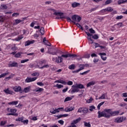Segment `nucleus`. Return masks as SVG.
I'll use <instances>...</instances> for the list:
<instances>
[{"label":"nucleus","instance_id":"c85d7f7f","mask_svg":"<svg viewBox=\"0 0 127 127\" xmlns=\"http://www.w3.org/2000/svg\"><path fill=\"white\" fill-rule=\"evenodd\" d=\"M106 96H107V94H103L100 97H99L98 99L99 100H104L106 99Z\"/></svg>","mask_w":127,"mask_h":127},{"label":"nucleus","instance_id":"ddd939ff","mask_svg":"<svg viewBox=\"0 0 127 127\" xmlns=\"http://www.w3.org/2000/svg\"><path fill=\"white\" fill-rule=\"evenodd\" d=\"M74 110H75V107H70V108H65L64 111V112H72V111H74Z\"/></svg>","mask_w":127,"mask_h":127},{"label":"nucleus","instance_id":"a19ab883","mask_svg":"<svg viewBox=\"0 0 127 127\" xmlns=\"http://www.w3.org/2000/svg\"><path fill=\"white\" fill-rule=\"evenodd\" d=\"M76 25V26H77V27H79V28H80V29H81V30H83V27H82V26H81V25H80V24L77 23L75 24H74Z\"/></svg>","mask_w":127,"mask_h":127},{"label":"nucleus","instance_id":"bb28decb","mask_svg":"<svg viewBox=\"0 0 127 127\" xmlns=\"http://www.w3.org/2000/svg\"><path fill=\"white\" fill-rule=\"evenodd\" d=\"M88 112H89V109H88V108L83 107L82 113L83 114H87V113H88Z\"/></svg>","mask_w":127,"mask_h":127},{"label":"nucleus","instance_id":"a211bd4d","mask_svg":"<svg viewBox=\"0 0 127 127\" xmlns=\"http://www.w3.org/2000/svg\"><path fill=\"white\" fill-rule=\"evenodd\" d=\"M80 5H81V4L76 2H73L71 4V6L73 8L77 7V6H79Z\"/></svg>","mask_w":127,"mask_h":127},{"label":"nucleus","instance_id":"4c0bfd02","mask_svg":"<svg viewBox=\"0 0 127 127\" xmlns=\"http://www.w3.org/2000/svg\"><path fill=\"white\" fill-rule=\"evenodd\" d=\"M71 100H72V97H67L66 98H65V99H64V102H68L69 101H71Z\"/></svg>","mask_w":127,"mask_h":127},{"label":"nucleus","instance_id":"3c124183","mask_svg":"<svg viewBox=\"0 0 127 127\" xmlns=\"http://www.w3.org/2000/svg\"><path fill=\"white\" fill-rule=\"evenodd\" d=\"M66 84L68 86H72V85H73V81H68L67 82H66Z\"/></svg>","mask_w":127,"mask_h":127},{"label":"nucleus","instance_id":"680f3d73","mask_svg":"<svg viewBox=\"0 0 127 127\" xmlns=\"http://www.w3.org/2000/svg\"><path fill=\"white\" fill-rule=\"evenodd\" d=\"M123 17H124V16L123 15L118 16L116 17V19H117V20L122 19V18H123Z\"/></svg>","mask_w":127,"mask_h":127},{"label":"nucleus","instance_id":"f03ea898","mask_svg":"<svg viewBox=\"0 0 127 127\" xmlns=\"http://www.w3.org/2000/svg\"><path fill=\"white\" fill-rule=\"evenodd\" d=\"M105 113H106L107 115H109L110 118H111V116L113 115H116L117 114H120V112L119 111H112V109H104Z\"/></svg>","mask_w":127,"mask_h":127},{"label":"nucleus","instance_id":"6e6552de","mask_svg":"<svg viewBox=\"0 0 127 127\" xmlns=\"http://www.w3.org/2000/svg\"><path fill=\"white\" fill-rule=\"evenodd\" d=\"M54 111H50V113H51V114H53V115L56 114V113H60L59 110H64V107H61V108H59L58 109L55 108L54 109V108H53Z\"/></svg>","mask_w":127,"mask_h":127},{"label":"nucleus","instance_id":"338daca9","mask_svg":"<svg viewBox=\"0 0 127 127\" xmlns=\"http://www.w3.org/2000/svg\"><path fill=\"white\" fill-rule=\"evenodd\" d=\"M37 84L39 86H44V83L42 82H37Z\"/></svg>","mask_w":127,"mask_h":127},{"label":"nucleus","instance_id":"72a5a7b5","mask_svg":"<svg viewBox=\"0 0 127 127\" xmlns=\"http://www.w3.org/2000/svg\"><path fill=\"white\" fill-rule=\"evenodd\" d=\"M21 54H22V53H17V54H16L15 55V57H16V58H19V57H20Z\"/></svg>","mask_w":127,"mask_h":127},{"label":"nucleus","instance_id":"412c9836","mask_svg":"<svg viewBox=\"0 0 127 127\" xmlns=\"http://www.w3.org/2000/svg\"><path fill=\"white\" fill-rule=\"evenodd\" d=\"M76 87L79 89H85V86L82 84H76Z\"/></svg>","mask_w":127,"mask_h":127},{"label":"nucleus","instance_id":"2f4dec72","mask_svg":"<svg viewBox=\"0 0 127 127\" xmlns=\"http://www.w3.org/2000/svg\"><path fill=\"white\" fill-rule=\"evenodd\" d=\"M9 74V72L2 73L1 75H0V78H3V77H5V76H6V75H8Z\"/></svg>","mask_w":127,"mask_h":127},{"label":"nucleus","instance_id":"e2e57ef3","mask_svg":"<svg viewBox=\"0 0 127 127\" xmlns=\"http://www.w3.org/2000/svg\"><path fill=\"white\" fill-rule=\"evenodd\" d=\"M59 124H60V125H64V121L63 120H61L58 121Z\"/></svg>","mask_w":127,"mask_h":127},{"label":"nucleus","instance_id":"0eeeda50","mask_svg":"<svg viewBox=\"0 0 127 127\" xmlns=\"http://www.w3.org/2000/svg\"><path fill=\"white\" fill-rule=\"evenodd\" d=\"M36 79H37V77H33V78L27 77L25 79V83H30V82H33V81H35V80H36Z\"/></svg>","mask_w":127,"mask_h":127},{"label":"nucleus","instance_id":"6ab92c4d","mask_svg":"<svg viewBox=\"0 0 127 127\" xmlns=\"http://www.w3.org/2000/svg\"><path fill=\"white\" fill-rule=\"evenodd\" d=\"M4 92L5 94H8V95H12V94H13V91L8 90V88L5 89Z\"/></svg>","mask_w":127,"mask_h":127},{"label":"nucleus","instance_id":"39448f33","mask_svg":"<svg viewBox=\"0 0 127 127\" xmlns=\"http://www.w3.org/2000/svg\"><path fill=\"white\" fill-rule=\"evenodd\" d=\"M72 90L71 91V93L73 94V93H78V92H80V89L78 88L77 86L75 85H73L71 86Z\"/></svg>","mask_w":127,"mask_h":127},{"label":"nucleus","instance_id":"0e129e2a","mask_svg":"<svg viewBox=\"0 0 127 127\" xmlns=\"http://www.w3.org/2000/svg\"><path fill=\"white\" fill-rule=\"evenodd\" d=\"M45 63H46V60H43L39 62L40 64H45Z\"/></svg>","mask_w":127,"mask_h":127},{"label":"nucleus","instance_id":"20e7f679","mask_svg":"<svg viewBox=\"0 0 127 127\" xmlns=\"http://www.w3.org/2000/svg\"><path fill=\"white\" fill-rule=\"evenodd\" d=\"M126 120L127 118L126 117H118L115 119V123H117V124L123 123L124 121H126Z\"/></svg>","mask_w":127,"mask_h":127},{"label":"nucleus","instance_id":"9b49d317","mask_svg":"<svg viewBox=\"0 0 127 127\" xmlns=\"http://www.w3.org/2000/svg\"><path fill=\"white\" fill-rule=\"evenodd\" d=\"M43 43H44L45 45H47V46H51V44L48 40H46V37L44 38L43 39Z\"/></svg>","mask_w":127,"mask_h":127},{"label":"nucleus","instance_id":"58836bf2","mask_svg":"<svg viewBox=\"0 0 127 127\" xmlns=\"http://www.w3.org/2000/svg\"><path fill=\"white\" fill-rule=\"evenodd\" d=\"M92 101H94V99H93V98L92 97H90L89 98V99L87 100L86 101V102L88 103V104H90V103H92Z\"/></svg>","mask_w":127,"mask_h":127},{"label":"nucleus","instance_id":"ea45409f","mask_svg":"<svg viewBox=\"0 0 127 127\" xmlns=\"http://www.w3.org/2000/svg\"><path fill=\"white\" fill-rule=\"evenodd\" d=\"M103 104H105V102H103L99 103L98 104V105L97 106V109H98V110H100L101 106H103Z\"/></svg>","mask_w":127,"mask_h":127},{"label":"nucleus","instance_id":"7ed1b4c3","mask_svg":"<svg viewBox=\"0 0 127 127\" xmlns=\"http://www.w3.org/2000/svg\"><path fill=\"white\" fill-rule=\"evenodd\" d=\"M71 19L72 21H77V22H80L81 20H82V18L78 15H73L71 16Z\"/></svg>","mask_w":127,"mask_h":127},{"label":"nucleus","instance_id":"49530a36","mask_svg":"<svg viewBox=\"0 0 127 127\" xmlns=\"http://www.w3.org/2000/svg\"><path fill=\"white\" fill-rule=\"evenodd\" d=\"M87 39L88 40H90V41H91V44H93V43H94V40L92 39V36H90V37L88 36Z\"/></svg>","mask_w":127,"mask_h":127},{"label":"nucleus","instance_id":"9d476101","mask_svg":"<svg viewBox=\"0 0 127 127\" xmlns=\"http://www.w3.org/2000/svg\"><path fill=\"white\" fill-rule=\"evenodd\" d=\"M56 63H62L63 62V58L59 56L56 58Z\"/></svg>","mask_w":127,"mask_h":127},{"label":"nucleus","instance_id":"473e14b6","mask_svg":"<svg viewBox=\"0 0 127 127\" xmlns=\"http://www.w3.org/2000/svg\"><path fill=\"white\" fill-rule=\"evenodd\" d=\"M7 8V6L6 5L2 4L0 6L1 9H6Z\"/></svg>","mask_w":127,"mask_h":127},{"label":"nucleus","instance_id":"bf43d9fd","mask_svg":"<svg viewBox=\"0 0 127 127\" xmlns=\"http://www.w3.org/2000/svg\"><path fill=\"white\" fill-rule=\"evenodd\" d=\"M15 21L16 22V24H18V23H20L22 21H21V20L16 19L15 20Z\"/></svg>","mask_w":127,"mask_h":127},{"label":"nucleus","instance_id":"79ce46f5","mask_svg":"<svg viewBox=\"0 0 127 127\" xmlns=\"http://www.w3.org/2000/svg\"><path fill=\"white\" fill-rule=\"evenodd\" d=\"M44 89L43 88H39L38 89H35L34 91H35V92H42V91H44Z\"/></svg>","mask_w":127,"mask_h":127},{"label":"nucleus","instance_id":"f257e3e1","mask_svg":"<svg viewBox=\"0 0 127 127\" xmlns=\"http://www.w3.org/2000/svg\"><path fill=\"white\" fill-rule=\"evenodd\" d=\"M98 119H100V118H102L104 117V118H106L107 119H109L110 115L109 114H107V113L105 112V111L101 112L98 111Z\"/></svg>","mask_w":127,"mask_h":127},{"label":"nucleus","instance_id":"1a4fd4ad","mask_svg":"<svg viewBox=\"0 0 127 127\" xmlns=\"http://www.w3.org/2000/svg\"><path fill=\"white\" fill-rule=\"evenodd\" d=\"M60 18L61 19H63V18H65V19H67V21H68V22H73L74 24H76V22L72 21V20L71 19V18L69 17L64 16L63 17H60Z\"/></svg>","mask_w":127,"mask_h":127},{"label":"nucleus","instance_id":"8fccbe9b","mask_svg":"<svg viewBox=\"0 0 127 127\" xmlns=\"http://www.w3.org/2000/svg\"><path fill=\"white\" fill-rule=\"evenodd\" d=\"M0 22H3L4 21V17L0 15Z\"/></svg>","mask_w":127,"mask_h":127},{"label":"nucleus","instance_id":"b1692460","mask_svg":"<svg viewBox=\"0 0 127 127\" xmlns=\"http://www.w3.org/2000/svg\"><path fill=\"white\" fill-rule=\"evenodd\" d=\"M68 69H69V70H75V69H76V65L74 64H71L69 65Z\"/></svg>","mask_w":127,"mask_h":127},{"label":"nucleus","instance_id":"69168bd1","mask_svg":"<svg viewBox=\"0 0 127 127\" xmlns=\"http://www.w3.org/2000/svg\"><path fill=\"white\" fill-rule=\"evenodd\" d=\"M113 9L112 7H107V11L111 12V11H113Z\"/></svg>","mask_w":127,"mask_h":127},{"label":"nucleus","instance_id":"c756f323","mask_svg":"<svg viewBox=\"0 0 127 127\" xmlns=\"http://www.w3.org/2000/svg\"><path fill=\"white\" fill-rule=\"evenodd\" d=\"M60 52H62L60 51L59 52H48V53L49 54H51V55H57V53H60Z\"/></svg>","mask_w":127,"mask_h":127},{"label":"nucleus","instance_id":"13d9d810","mask_svg":"<svg viewBox=\"0 0 127 127\" xmlns=\"http://www.w3.org/2000/svg\"><path fill=\"white\" fill-rule=\"evenodd\" d=\"M38 74V76H39V73H38V72H34L33 73L31 74V76H32L33 77H34L35 76H36V75Z\"/></svg>","mask_w":127,"mask_h":127},{"label":"nucleus","instance_id":"a878e982","mask_svg":"<svg viewBox=\"0 0 127 127\" xmlns=\"http://www.w3.org/2000/svg\"><path fill=\"white\" fill-rule=\"evenodd\" d=\"M127 0H119L118 1V4H122L123 3H126Z\"/></svg>","mask_w":127,"mask_h":127},{"label":"nucleus","instance_id":"dca6fc26","mask_svg":"<svg viewBox=\"0 0 127 127\" xmlns=\"http://www.w3.org/2000/svg\"><path fill=\"white\" fill-rule=\"evenodd\" d=\"M95 84H96V81H92L87 83L86 87H87V88H89V87H91V86H94V85H95Z\"/></svg>","mask_w":127,"mask_h":127},{"label":"nucleus","instance_id":"5701e85b","mask_svg":"<svg viewBox=\"0 0 127 127\" xmlns=\"http://www.w3.org/2000/svg\"><path fill=\"white\" fill-rule=\"evenodd\" d=\"M80 121H81V118L79 117V118L73 120L71 124H73V125H76V124H78V123Z\"/></svg>","mask_w":127,"mask_h":127},{"label":"nucleus","instance_id":"6e6d98bb","mask_svg":"<svg viewBox=\"0 0 127 127\" xmlns=\"http://www.w3.org/2000/svg\"><path fill=\"white\" fill-rule=\"evenodd\" d=\"M77 113H83V107L79 108L77 111Z\"/></svg>","mask_w":127,"mask_h":127},{"label":"nucleus","instance_id":"052dcab7","mask_svg":"<svg viewBox=\"0 0 127 127\" xmlns=\"http://www.w3.org/2000/svg\"><path fill=\"white\" fill-rule=\"evenodd\" d=\"M19 15V13H14L12 14V16H15V17H16V16H18Z\"/></svg>","mask_w":127,"mask_h":127},{"label":"nucleus","instance_id":"5fc2aeb1","mask_svg":"<svg viewBox=\"0 0 127 127\" xmlns=\"http://www.w3.org/2000/svg\"><path fill=\"white\" fill-rule=\"evenodd\" d=\"M110 3H112V0H107L105 2V4H110Z\"/></svg>","mask_w":127,"mask_h":127},{"label":"nucleus","instance_id":"c03bdc74","mask_svg":"<svg viewBox=\"0 0 127 127\" xmlns=\"http://www.w3.org/2000/svg\"><path fill=\"white\" fill-rule=\"evenodd\" d=\"M61 57H64V58H68V57H70L69 54H67L66 55H62Z\"/></svg>","mask_w":127,"mask_h":127},{"label":"nucleus","instance_id":"f3484780","mask_svg":"<svg viewBox=\"0 0 127 127\" xmlns=\"http://www.w3.org/2000/svg\"><path fill=\"white\" fill-rule=\"evenodd\" d=\"M55 83H60L61 84H63L64 85H67V82L62 80H56Z\"/></svg>","mask_w":127,"mask_h":127},{"label":"nucleus","instance_id":"de8ad7c7","mask_svg":"<svg viewBox=\"0 0 127 127\" xmlns=\"http://www.w3.org/2000/svg\"><path fill=\"white\" fill-rule=\"evenodd\" d=\"M89 31L90 33H92V34L96 33V31L94 29H93V28L89 29Z\"/></svg>","mask_w":127,"mask_h":127},{"label":"nucleus","instance_id":"603ef678","mask_svg":"<svg viewBox=\"0 0 127 127\" xmlns=\"http://www.w3.org/2000/svg\"><path fill=\"white\" fill-rule=\"evenodd\" d=\"M28 120H23L22 122L24 125H28Z\"/></svg>","mask_w":127,"mask_h":127},{"label":"nucleus","instance_id":"774afa93","mask_svg":"<svg viewBox=\"0 0 127 127\" xmlns=\"http://www.w3.org/2000/svg\"><path fill=\"white\" fill-rule=\"evenodd\" d=\"M28 61H29V59H26L25 60H22V61H21V63H25V62H27Z\"/></svg>","mask_w":127,"mask_h":127},{"label":"nucleus","instance_id":"a18cd8bd","mask_svg":"<svg viewBox=\"0 0 127 127\" xmlns=\"http://www.w3.org/2000/svg\"><path fill=\"white\" fill-rule=\"evenodd\" d=\"M78 57L77 55L69 54V57H72V58H76V57Z\"/></svg>","mask_w":127,"mask_h":127},{"label":"nucleus","instance_id":"cd10ccee","mask_svg":"<svg viewBox=\"0 0 127 127\" xmlns=\"http://www.w3.org/2000/svg\"><path fill=\"white\" fill-rule=\"evenodd\" d=\"M23 120H24V117H20L18 118V119H16V122H21V123H22L23 122Z\"/></svg>","mask_w":127,"mask_h":127},{"label":"nucleus","instance_id":"4468645a","mask_svg":"<svg viewBox=\"0 0 127 127\" xmlns=\"http://www.w3.org/2000/svg\"><path fill=\"white\" fill-rule=\"evenodd\" d=\"M33 43H34V40H32V41L28 40V41L25 42V46H29V45H30V44H33Z\"/></svg>","mask_w":127,"mask_h":127},{"label":"nucleus","instance_id":"423d86ee","mask_svg":"<svg viewBox=\"0 0 127 127\" xmlns=\"http://www.w3.org/2000/svg\"><path fill=\"white\" fill-rule=\"evenodd\" d=\"M13 90L15 92H19L20 94H22V89H21V86H14L13 87Z\"/></svg>","mask_w":127,"mask_h":127},{"label":"nucleus","instance_id":"e433bc0d","mask_svg":"<svg viewBox=\"0 0 127 127\" xmlns=\"http://www.w3.org/2000/svg\"><path fill=\"white\" fill-rule=\"evenodd\" d=\"M95 109H96V107H95L94 105L89 107V111H90V112H93Z\"/></svg>","mask_w":127,"mask_h":127},{"label":"nucleus","instance_id":"c9c22d12","mask_svg":"<svg viewBox=\"0 0 127 127\" xmlns=\"http://www.w3.org/2000/svg\"><path fill=\"white\" fill-rule=\"evenodd\" d=\"M92 36V38H93V39L96 40L99 39V36H98L97 34H95L94 35H92V36Z\"/></svg>","mask_w":127,"mask_h":127},{"label":"nucleus","instance_id":"f8f14e48","mask_svg":"<svg viewBox=\"0 0 127 127\" xmlns=\"http://www.w3.org/2000/svg\"><path fill=\"white\" fill-rule=\"evenodd\" d=\"M31 88V87H30V86H29L27 87L24 88V90H22V93H23V92L24 93H29V92H30V88Z\"/></svg>","mask_w":127,"mask_h":127},{"label":"nucleus","instance_id":"aec40b11","mask_svg":"<svg viewBox=\"0 0 127 127\" xmlns=\"http://www.w3.org/2000/svg\"><path fill=\"white\" fill-rule=\"evenodd\" d=\"M79 68L77 69V71L80 72V71H82V70H84V69H85V65L84 64H80L79 65Z\"/></svg>","mask_w":127,"mask_h":127},{"label":"nucleus","instance_id":"4be33fe9","mask_svg":"<svg viewBox=\"0 0 127 127\" xmlns=\"http://www.w3.org/2000/svg\"><path fill=\"white\" fill-rule=\"evenodd\" d=\"M64 14V13H62V12H55L54 13V15H59V16H61V17H63V15Z\"/></svg>","mask_w":127,"mask_h":127},{"label":"nucleus","instance_id":"7c9ffc66","mask_svg":"<svg viewBox=\"0 0 127 127\" xmlns=\"http://www.w3.org/2000/svg\"><path fill=\"white\" fill-rule=\"evenodd\" d=\"M40 32L42 35H43L44 34V27H41L40 29Z\"/></svg>","mask_w":127,"mask_h":127},{"label":"nucleus","instance_id":"09e8293b","mask_svg":"<svg viewBox=\"0 0 127 127\" xmlns=\"http://www.w3.org/2000/svg\"><path fill=\"white\" fill-rule=\"evenodd\" d=\"M84 126L85 127H91V124L90 123L84 122Z\"/></svg>","mask_w":127,"mask_h":127},{"label":"nucleus","instance_id":"864d4df0","mask_svg":"<svg viewBox=\"0 0 127 127\" xmlns=\"http://www.w3.org/2000/svg\"><path fill=\"white\" fill-rule=\"evenodd\" d=\"M49 65L46 64L42 67H39V68H40V69H43V68H49Z\"/></svg>","mask_w":127,"mask_h":127},{"label":"nucleus","instance_id":"4d7b16f0","mask_svg":"<svg viewBox=\"0 0 127 127\" xmlns=\"http://www.w3.org/2000/svg\"><path fill=\"white\" fill-rule=\"evenodd\" d=\"M6 124V122H5V121H1L0 122V126L1 127L2 126H4V125H5Z\"/></svg>","mask_w":127,"mask_h":127},{"label":"nucleus","instance_id":"f704fd0d","mask_svg":"<svg viewBox=\"0 0 127 127\" xmlns=\"http://www.w3.org/2000/svg\"><path fill=\"white\" fill-rule=\"evenodd\" d=\"M55 87L58 88V89H61V88H63V87H64V86H63V85H62V84H57L55 86Z\"/></svg>","mask_w":127,"mask_h":127},{"label":"nucleus","instance_id":"393cba45","mask_svg":"<svg viewBox=\"0 0 127 127\" xmlns=\"http://www.w3.org/2000/svg\"><path fill=\"white\" fill-rule=\"evenodd\" d=\"M8 104V105H12V106H16V105L18 104V101H14L9 102Z\"/></svg>","mask_w":127,"mask_h":127},{"label":"nucleus","instance_id":"37998d69","mask_svg":"<svg viewBox=\"0 0 127 127\" xmlns=\"http://www.w3.org/2000/svg\"><path fill=\"white\" fill-rule=\"evenodd\" d=\"M89 72H90V70H87V71H84L83 72L80 73L79 74L80 75H87V73H89Z\"/></svg>","mask_w":127,"mask_h":127},{"label":"nucleus","instance_id":"2eb2a0df","mask_svg":"<svg viewBox=\"0 0 127 127\" xmlns=\"http://www.w3.org/2000/svg\"><path fill=\"white\" fill-rule=\"evenodd\" d=\"M8 67H18V64L13 62L12 64H8Z\"/></svg>","mask_w":127,"mask_h":127}]
</instances>
